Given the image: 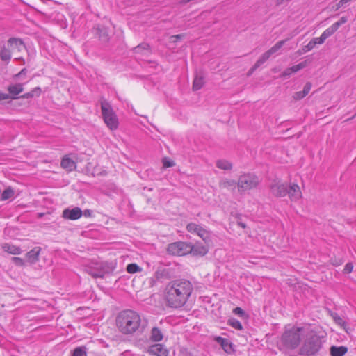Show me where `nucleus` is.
<instances>
[{
	"mask_svg": "<svg viewBox=\"0 0 356 356\" xmlns=\"http://www.w3.org/2000/svg\"><path fill=\"white\" fill-rule=\"evenodd\" d=\"M72 356H87L85 347H77L74 349Z\"/></svg>",
	"mask_w": 356,
	"mask_h": 356,
	"instance_id": "nucleus-33",
	"label": "nucleus"
},
{
	"mask_svg": "<svg viewBox=\"0 0 356 356\" xmlns=\"http://www.w3.org/2000/svg\"><path fill=\"white\" fill-rule=\"evenodd\" d=\"M337 29L333 26V24L330 26L329 28H327V29H325L323 33L321 34V35L323 36V38L326 40L327 38H329L330 36H331L332 34H334L336 31H337Z\"/></svg>",
	"mask_w": 356,
	"mask_h": 356,
	"instance_id": "nucleus-29",
	"label": "nucleus"
},
{
	"mask_svg": "<svg viewBox=\"0 0 356 356\" xmlns=\"http://www.w3.org/2000/svg\"><path fill=\"white\" fill-rule=\"evenodd\" d=\"M163 334L158 327H153L151 332V339L154 341L159 342L163 339Z\"/></svg>",
	"mask_w": 356,
	"mask_h": 356,
	"instance_id": "nucleus-25",
	"label": "nucleus"
},
{
	"mask_svg": "<svg viewBox=\"0 0 356 356\" xmlns=\"http://www.w3.org/2000/svg\"><path fill=\"white\" fill-rule=\"evenodd\" d=\"M60 165L63 168L70 172L76 168L75 162L67 156L63 158Z\"/></svg>",
	"mask_w": 356,
	"mask_h": 356,
	"instance_id": "nucleus-19",
	"label": "nucleus"
},
{
	"mask_svg": "<svg viewBox=\"0 0 356 356\" xmlns=\"http://www.w3.org/2000/svg\"><path fill=\"white\" fill-rule=\"evenodd\" d=\"M8 47H10L11 52L15 51H21L24 48L23 42L15 38H11L8 40Z\"/></svg>",
	"mask_w": 356,
	"mask_h": 356,
	"instance_id": "nucleus-16",
	"label": "nucleus"
},
{
	"mask_svg": "<svg viewBox=\"0 0 356 356\" xmlns=\"http://www.w3.org/2000/svg\"><path fill=\"white\" fill-rule=\"evenodd\" d=\"M312 41L314 42L315 46L316 44H321L325 42V40L323 38L322 35H321L318 38H314L312 39Z\"/></svg>",
	"mask_w": 356,
	"mask_h": 356,
	"instance_id": "nucleus-41",
	"label": "nucleus"
},
{
	"mask_svg": "<svg viewBox=\"0 0 356 356\" xmlns=\"http://www.w3.org/2000/svg\"><path fill=\"white\" fill-rule=\"evenodd\" d=\"M191 251L190 253L193 255L204 256L208 252V247L200 243H197L194 245L190 244Z\"/></svg>",
	"mask_w": 356,
	"mask_h": 356,
	"instance_id": "nucleus-18",
	"label": "nucleus"
},
{
	"mask_svg": "<svg viewBox=\"0 0 356 356\" xmlns=\"http://www.w3.org/2000/svg\"><path fill=\"white\" fill-rule=\"evenodd\" d=\"M287 194L290 200L293 202H297L302 197V192L298 184H293L287 188Z\"/></svg>",
	"mask_w": 356,
	"mask_h": 356,
	"instance_id": "nucleus-13",
	"label": "nucleus"
},
{
	"mask_svg": "<svg viewBox=\"0 0 356 356\" xmlns=\"http://www.w3.org/2000/svg\"><path fill=\"white\" fill-rule=\"evenodd\" d=\"M311 88H312V84L311 83L308 82L307 83L305 86H304V88L302 90V92L305 94V95L307 96L309 92H310L311 90Z\"/></svg>",
	"mask_w": 356,
	"mask_h": 356,
	"instance_id": "nucleus-43",
	"label": "nucleus"
},
{
	"mask_svg": "<svg viewBox=\"0 0 356 356\" xmlns=\"http://www.w3.org/2000/svg\"><path fill=\"white\" fill-rule=\"evenodd\" d=\"M203 84H204L203 77L197 75L195 77L194 81H193V89L194 90H200L203 86Z\"/></svg>",
	"mask_w": 356,
	"mask_h": 356,
	"instance_id": "nucleus-27",
	"label": "nucleus"
},
{
	"mask_svg": "<svg viewBox=\"0 0 356 356\" xmlns=\"http://www.w3.org/2000/svg\"><path fill=\"white\" fill-rule=\"evenodd\" d=\"M286 40H281L277 42L274 46H273L269 50L264 53L261 56L256 62L252 70L259 67L263 63H264L271 56L277 53L281 48L283 47Z\"/></svg>",
	"mask_w": 356,
	"mask_h": 356,
	"instance_id": "nucleus-10",
	"label": "nucleus"
},
{
	"mask_svg": "<svg viewBox=\"0 0 356 356\" xmlns=\"http://www.w3.org/2000/svg\"><path fill=\"white\" fill-rule=\"evenodd\" d=\"M353 266L351 263H348L346 264L345 267H344V269H343V272L345 273H350L353 271Z\"/></svg>",
	"mask_w": 356,
	"mask_h": 356,
	"instance_id": "nucleus-42",
	"label": "nucleus"
},
{
	"mask_svg": "<svg viewBox=\"0 0 356 356\" xmlns=\"http://www.w3.org/2000/svg\"><path fill=\"white\" fill-rule=\"evenodd\" d=\"M193 285L186 280H176L169 282L165 288L164 298L167 305L179 308L185 305L193 291Z\"/></svg>",
	"mask_w": 356,
	"mask_h": 356,
	"instance_id": "nucleus-1",
	"label": "nucleus"
},
{
	"mask_svg": "<svg viewBox=\"0 0 356 356\" xmlns=\"http://www.w3.org/2000/svg\"><path fill=\"white\" fill-rule=\"evenodd\" d=\"M83 215L85 216V217H91L92 215V211L90 210V209H86L83 212Z\"/></svg>",
	"mask_w": 356,
	"mask_h": 356,
	"instance_id": "nucleus-46",
	"label": "nucleus"
},
{
	"mask_svg": "<svg viewBox=\"0 0 356 356\" xmlns=\"http://www.w3.org/2000/svg\"><path fill=\"white\" fill-rule=\"evenodd\" d=\"M259 183V179L258 177L252 173H246L239 177L237 186L239 191L243 192L257 187Z\"/></svg>",
	"mask_w": 356,
	"mask_h": 356,
	"instance_id": "nucleus-6",
	"label": "nucleus"
},
{
	"mask_svg": "<svg viewBox=\"0 0 356 356\" xmlns=\"http://www.w3.org/2000/svg\"><path fill=\"white\" fill-rule=\"evenodd\" d=\"M14 195V191L10 187L5 189L1 195V200L3 201L7 200L11 198Z\"/></svg>",
	"mask_w": 356,
	"mask_h": 356,
	"instance_id": "nucleus-28",
	"label": "nucleus"
},
{
	"mask_svg": "<svg viewBox=\"0 0 356 356\" xmlns=\"http://www.w3.org/2000/svg\"><path fill=\"white\" fill-rule=\"evenodd\" d=\"M292 74H293V72L291 70V67H289L283 71L281 76L283 77H286V76H289Z\"/></svg>",
	"mask_w": 356,
	"mask_h": 356,
	"instance_id": "nucleus-45",
	"label": "nucleus"
},
{
	"mask_svg": "<svg viewBox=\"0 0 356 356\" xmlns=\"http://www.w3.org/2000/svg\"><path fill=\"white\" fill-rule=\"evenodd\" d=\"M308 65V62L307 60H305L303 62H301L297 65H295L292 67H291V70L293 72V73H296L297 72H298L299 70L305 68V67H307Z\"/></svg>",
	"mask_w": 356,
	"mask_h": 356,
	"instance_id": "nucleus-31",
	"label": "nucleus"
},
{
	"mask_svg": "<svg viewBox=\"0 0 356 356\" xmlns=\"http://www.w3.org/2000/svg\"><path fill=\"white\" fill-rule=\"evenodd\" d=\"M217 341L220 343L222 348L226 353H229L232 351V343L227 339L218 337Z\"/></svg>",
	"mask_w": 356,
	"mask_h": 356,
	"instance_id": "nucleus-23",
	"label": "nucleus"
},
{
	"mask_svg": "<svg viewBox=\"0 0 356 356\" xmlns=\"http://www.w3.org/2000/svg\"><path fill=\"white\" fill-rule=\"evenodd\" d=\"M86 271L94 277L102 278L108 273V267L104 262H94L87 267Z\"/></svg>",
	"mask_w": 356,
	"mask_h": 356,
	"instance_id": "nucleus-9",
	"label": "nucleus"
},
{
	"mask_svg": "<svg viewBox=\"0 0 356 356\" xmlns=\"http://www.w3.org/2000/svg\"><path fill=\"white\" fill-rule=\"evenodd\" d=\"M348 22V18L346 17H341V19L337 22L333 24V26L338 30L339 26Z\"/></svg>",
	"mask_w": 356,
	"mask_h": 356,
	"instance_id": "nucleus-35",
	"label": "nucleus"
},
{
	"mask_svg": "<svg viewBox=\"0 0 356 356\" xmlns=\"http://www.w3.org/2000/svg\"><path fill=\"white\" fill-rule=\"evenodd\" d=\"M149 45L148 44H142L136 47L135 49V51H136V52L138 53V52H140L142 49L149 50Z\"/></svg>",
	"mask_w": 356,
	"mask_h": 356,
	"instance_id": "nucleus-37",
	"label": "nucleus"
},
{
	"mask_svg": "<svg viewBox=\"0 0 356 356\" xmlns=\"http://www.w3.org/2000/svg\"><path fill=\"white\" fill-rule=\"evenodd\" d=\"M228 324L232 327L235 328L238 330H241L243 329V326L239 321L235 318H231L228 321Z\"/></svg>",
	"mask_w": 356,
	"mask_h": 356,
	"instance_id": "nucleus-30",
	"label": "nucleus"
},
{
	"mask_svg": "<svg viewBox=\"0 0 356 356\" xmlns=\"http://www.w3.org/2000/svg\"><path fill=\"white\" fill-rule=\"evenodd\" d=\"M116 325L122 333L126 334H132L140 328L141 318L135 311L131 309L124 310L118 315Z\"/></svg>",
	"mask_w": 356,
	"mask_h": 356,
	"instance_id": "nucleus-3",
	"label": "nucleus"
},
{
	"mask_svg": "<svg viewBox=\"0 0 356 356\" xmlns=\"http://www.w3.org/2000/svg\"><path fill=\"white\" fill-rule=\"evenodd\" d=\"M12 261L17 266H24L25 265V261L20 257H13Z\"/></svg>",
	"mask_w": 356,
	"mask_h": 356,
	"instance_id": "nucleus-34",
	"label": "nucleus"
},
{
	"mask_svg": "<svg viewBox=\"0 0 356 356\" xmlns=\"http://www.w3.org/2000/svg\"><path fill=\"white\" fill-rule=\"evenodd\" d=\"M102 113L104 121L111 130H115L118 127V120L111 106L106 100L101 102Z\"/></svg>",
	"mask_w": 356,
	"mask_h": 356,
	"instance_id": "nucleus-5",
	"label": "nucleus"
},
{
	"mask_svg": "<svg viewBox=\"0 0 356 356\" xmlns=\"http://www.w3.org/2000/svg\"><path fill=\"white\" fill-rule=\"evenodd\" d=\"M233 312L234 314L242 316L244 315L245 312L241 307H236L234 309Z\"/></svg>",
	"mask_w": 356,
	"mask_h": 356,
	"instance_id": "nucleus-44",
	"label": "nucleus"
},
{
	"mask_svg": "<svg viewBox=\"0 0 356 356\" xmlns=\"http://www.w3.org/2000/svg\"><path fill=\"white\" fill-rule=\"evenodd\" d=\"M26 69H22L19 73H18L17 74H16V76H20V75H22V74H25V73H26Z\"/></svg>",
	"mask_w": 356,
	"mask_h": 356,
	"instance_id": "nucleus-49",
	"label": "nucleus"
},
{
	"mask_svg": "<svg viewBox=\"0 0 356 356\" xmlns=\"http://www.w3.org/2000/svg\"><path fill=\"white\" fill-rule=\"evenodd\" d=\"M186 229L188 232L198 236L205 243H209L211 241L210 232L196 223L191 222L188 224L186 226Z\"/></svg>",
	"mask_w": 356,
	"mask_h": 356,
	"instance_id": "nucleus-8",
	"label": "nucleus"
},
{
	"mask_svg": "<svg viewBox=\"0 0 356 356\" xmlns=\"http://www.w3.org/2000/svg\"><path fill=\"white\" fill-rule=\"evenodd\" d=\"M163 165L164 168H170L172 167L175 165V163L172 160L167 158H164L163 159Z\"/></svg>",
	"mask_w": 356,
	"mask_h": 356,
	"instance_id": "nucleus-36",
	"label": "nucleus"
},
{
	"mask_svg": "<svg viewBox=\"0 0 356 356\" xmlns=\"http://www.w3.org/2000/svg\"><path fill=\"white\" fill-rule=\"evenodd\" d=\"M0 58L2 61L9 62L11 59V50L9 47H8V43L0 44Z\"/></svg>",
	"mask_w": 356,
	"mask_h": 356,
	"instance_id": "nucleus-17",
	"label": "nucleus"
},
{
	"mask_svg": "<svg viewBox=\"0 0 356 356\" xmlns=\"http://www.w3.org/2000/svg\"><path fill=\"white\" fill-rule=\"evenodd\" d=\"M41 251L40 247H35L26 254V262L33 264L39 260V255Z\"/></svg>",
	"mask_w": 356,
	"mask_h": 356,
	"instance_id": "nucleus-15",
	"label": "nucleus"
},
{
	"mask_svg": "<svg viewBox=\"0 0 356 356\" xmlns=\"http://www.w3.org/2000/svg\"><path fill=\"white\" fill-rule=\"evenodd\" d=\"M167 251L170 254L184 256L191 252L190 243L186 242H175L168 245Z\"/></svg>",
	"mask_w": 356,
	"mask_h": 356,
	"instance_id": "nucleus-7",
	"label": "nucleus"
},
{
	"mask_svg": "<svg viewBox=\"0 0 356 356\" xmlns=\"http://www.w3.org/2000/svg\"><path fill=\"white\" fill-rule=\"evenodd\" d=\"M315 47V44L314 42L312 40L309 41V42L304 47L303 50L304 52H307L311 51Z\"/></svg>",
	"mask_w": 356,
	"mask_h": 356,
	"instance_id": "nucleus-38",
	"label": "nucleus"
},
{
	"mask_svg": "<svg viewBox=\"0 0 356 356\" xmlns=\"http://www.w3.org/2000/svg\"><path fill=\"white\" fill-rule=\"evenodd\" d=\"M8 90L12 95V99H16V96L23 91V85L22 83L10 85L8 86Z\"/></svg>",
	"mask_w": 356,
	"mask_h": 356,
	"instance_id": "nucleus-20",
	"label": "nucleus"
},
{
	"mask_svg": "<svg viewBox=\"0 0 356 356\" xmlns=\"http://www.w3.org/2000/svg\"><path fill=\"white\" fill-rule=\"evenodd\" d=\"M216 166L222 170H228L232 168V164L227 160H218L216 162Z\"/></svg>",
	"mask_w": 356,
	"mask_h": 356,
	"instance_id": "nucleus-26",
	"label": "nucleus"
},
{
	"mask_svg": "<svg viewBox=\"0 0 356 356\" xmlns=\"http://www.w3.org/2000/svg\"><path fill=\"white\" fill-rule=\"evenodd\" d=\"M83 215V211L79 207L72 209L67 208L63 211V217L65 219L75 220L80 218Z\"/></svg>",
	"mask_w": 356,
	"mask_h": 356,
	"instance_id": "nucleus-12",
	"label": "nucleus"
},
{
	"mask_svg": "<svg viewBox=\"0 0 356 356\" xmlns=\"http://www.w3.org/2000/svg\"><path fill=\"white\" fill-rule=\"evenodd\" d=\"M305 96V94L302 91H299L296 92L293 95V97L295 100H300L304 98Z\"/></svg>",
	"mask_w": 356,
	"mask_h": 356,
	"instance_id": "nucleus-39",
	"label": "nucleus"
},
{
	"mask_svg": "<svg viewBox=\"0 0 356 356\" xmlns=\"http://www.w3.org/2000/svg\"><path fill=\"white\" fill-rule=\"evenodd\" d=\"M220 187L232 190L236 187V182L234 179H224L220 182Z\"/></svg>",
	"mask_w": 356,
	"mask_h": 356,
	"instance_id": "nucleus-24",
	"label": "nucleus"
},
{
	"mask_svg": "<svg viewBox=\"0 0 356 356\" xmlns=\"http://www.w3.org/2000/svg\"><path fill=\"white\" fill-rule=\"evenodd\" d=\"M36 91H38L39 92H40V88H34V90H33L31 92H28V93H26L24 95H22V97L23 98H29V97H33L34 95V92H36Z\"/></svg>",
	"mask_w": 356,
	"mask_h": 356,
	"instance_id": "nucleus-40",
	"label": "nucleus"
},
{
	"mask_svg": "<svg viewBox=\"0 0 356 356\" xmlns=\"http://www.w3.org/2000/svg\"><path fill=\"white\" fill-rule=\"evenodd\" d=\"M9 95L0 92V100H6L9 99Z\"/></svg>",
	"mask_w": 356,
	"mask_h": 356,
	"instance_id": "nucleus-47",
	"label": "nucleus"
},
{
	"mask_svg": "<svg viewBox=\"0 0 356 356\" xmlns=\"http://www.w3.org/2000/svg\"><path fill=\"white\" fill-rule=\"evenodd\" d=\"M270 191L277 197H284L287 194V186L281 181H277L270 186Z\"/></svg>",
	"mask_w": 356,
	"mask_h": 356,
	"instance_id": "nucleus-11",
	"label": "nucleus"
},
{
	"mask_svg": "<svg viewBox=\"0 0 356 356\" xmlns=\"http://www.w3.org/2000/svg\"><path fill=\"white\" fill-rule=\"evenodd\" d=\"M148 353L155 356H167L168 350L161 344L157 343L149 347Z\"/></svg>",
	"mask_w": 356,
	"mask_h": 356,
	"instance_id": "nucleus-14",
	"label": "nucleus"
},
{
	"mask_svg": "<svg viewBox=\"0 0 356 356\" xmlns=\"http://www.w3.org/2000/svg\"><path fill=\"white\" fill-rule=\"evenodd\" d=\"M181 37V36L180 35H173L171 37V40L172 42H175L177 39H179Z\"/></svg>",
	"mask_w": 356,
	"mask_h": 356,
	"instance_id": "nucleus-48",
	"label": "nucleus"
},
{
	"mask_svg": "<svg viewBox=\"0 0 356 356\" xmlns=\"http://www.w3.org/2000/svg\"><path fill=\"white\" fill-rule=\"evenodd\" d=\"M302 342L298 349L299 353L303 355H314L321 348L323 341L318 332L310 327L302 330Z\"/></svg>",
	"mask_w": 356,
	"mask_h": 356,
	"instance_id": "nucleus-2",
	"label": "nucleus"
},
{
	"mask_svg": "<svg viewBox=\"0 0 356 356\" xmlns=\"http://www.w3.org/2000/svg\"><path fill=\"white\" fill-rule=\"evenodd\" d=\"M127 271L129 273H135L141 271V268L136 264H130L127 266Z\"/></svg>",
	"mask_w": 356,
	"mask_h": 356,
	"instance_id": "nucleus-32",
	"label": "nucleus"
},
{
	"mask_svg": "<svg viewBox=\"0 0 356 356\" xmlns=\"http://www.w3.org/2000/svg\"><path fill=\"white\" fill-rule=\"evenodd\" d=\"M305 328L290 325L286 327L280 339V349L289 352L300 348L303 336L302 330H305Z\"/></svg>",
	"mask_w": 356,
	"mask_h": 356,
	"instance_id": "nucleus-4",
	"label": "nucleus"
},
{
	"mask_svg": "<svg viewBox=\"0 0 356 356\" xmlns=\"http://www.w3.org/2000/svg\"><path fill=\"white\" fill-rule=\"evenodd\" d=\"M3 249L4 251L14 255L20 254L22 252L19 246L8 243L3 246Z\"/></svg>",
	"mask_w": 356,
	"mask_h": 356,
	"instance_id": "nucleus-21",
	"label": "nucleus"
},
{
	"mask_svg": "<svg viewBox=\"0 0 356 356\" xmlns=\"http://www.w3.org/2000/svg\"><path fill=\"white\" fill-rule=\"evenodd\" d=\"M348 351L345 346H332L330 348V354L332 356H343Z\"/></svg>",
	"mask_w": 356,
	"mask_h": 356,
	"instance_id": "nucleus-22",
	"label": "nucleus"
}]
</instances>
